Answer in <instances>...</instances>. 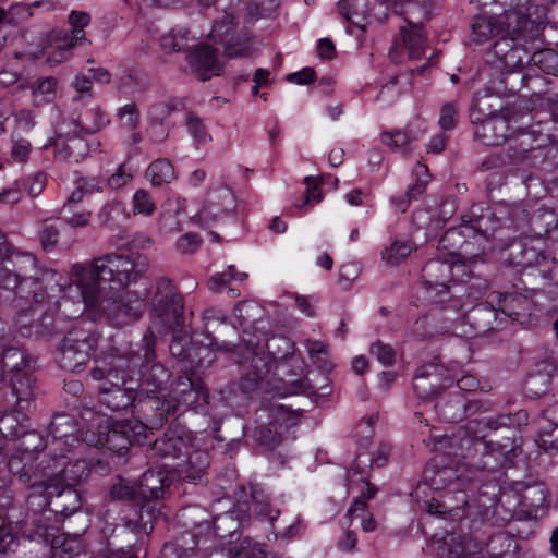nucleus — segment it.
Returning a JSON list of instances; mask_svg holds the SVG:
<instances>
[{"label": "nucleus", "mask_w": 558, "mask_h": 558, "mask_svg": "<svg viewBox=\"0 0 558 558\" xmlns=\"http://www.w3.org/2000/svg\"><path fill=\"white\" fill-rule=\"evenodd\" d=\"M400 36L410 59L417 60L424 54L426 35L422 26L408 23L400 27Z\"/></svg>", "instance_id": "35"}, {"label": "nucleus", "mask_w": 558, "mask_h": 558, "mask_svg": "<svg viewBox=\"0 0 558 558\" xmlns=\"http://www.w3.org/2000/svg\"><path fill=\"white\" fill-rule=\"evenodd\" d=\"M178 104L174 100L160 102L149 108V123L147 134L151 142L162 143L169 136V117L177 110Z\"/></svg>", "instance_id": "27"}, {"label": "nucleus", "mask_w": 558, "mask_h": 558, "mask_svg": "<svg viewBox=\"0 0 558 558\" xmlns=\"http://www.w3.org/2000/svg\"><path fill=\"white\" fill-rule=\"evenodd\" d=\"M90 376L94 380L99 381L98 389L123 386L129 383V379H134L123 369L122 360H118L117 363L104 362L96 365L92 368Z\"/></svg>", "instance_id": "30"}, {"label": "nucleus", "mask_w": 558, "mask_h": 558, "mask_svg": "<svg viewBox=\"0 0 558 558\" xmlns=\"http://www.w3.org/2000/svg\"><path fill=\"white\" fill-rule=\"evenodd\" d=\"M245 359L248 362L247 371L242 375L239 389L250 395L258 390L268 391L272 362H278L276 369L289 377H296L303 373L304 361L294 356V342L283 335H272L265 339L267 354L258 353L252 340H247Z\"/></svg>", "instance_id": "3"}, {"label": "nucleus", "mask_w": 558, "mask_h": 558, "mask_svg": "<svg viewBox=\"0 0 558 558\" xmlns=\"http://www.w3.org/2000/svg\"><path fill=\"white\" fill-rule=\"evenodd\" d=\"M36 380L29 373H17L11 378L12 392L16 397V404L21 410L27 409L29 402L36 398Z\"/></svg>", "instance_id": "38"}, {"label": "nucleus", "mask_w": 558, "mask_h": 558, "mask_svg": "<svg viewBox=\"0 0 558 558\" xmlns=\"http://www.w3.org/2000/svg\"><path fill=\"white\" fill-rule=\"evenodd\" d=\"M456 375L446 366L430 362L420 366L413 377V390L417 398L430 400L454 381Z\"/></svg>", "instance_id": "13"}, {"label": "nucleus", "mask_w": 558, "mask_h": 558, "mask_svg": "<svg viewBox=\"0 0 558 558\" xmlns=\"http://www.w3.org/2000/svg\"><path fill=\"white\" fill-rule=\"evenodd\" d=\"M77 422L69 413H57L47 427V439L52 444L62 442L64 447H72L78 442Z\"/></svg>", "instance_id": "28"}, {"label": "nucleus", "mask_w": 558, "mask_h": 558, "mask_svg": "<svg viewBox=\"0 0 558 558\" xmlns=\"http://www.w3.org/2000/svg\"><path fill=\"white\" fill-rule=\"evenodd\" d=\"M186 459L178 463L177 472L181 481L187 483H204L207 480L209 456L205 450L194 448L184 453Z\"/></svg>", "instance_id": "24"}, {"label": "nucleus", "mask_w": 558, "mask_h": 558, "mask_svg": "<svg viewBox=\"0 0 558 558\" xmlns=\"http://www.w3.org/2000/svg\"><path fill=\"white\" fill-rule=\"evenodd\" d=\"M531 61L544 73H558V53L553 49H544L533 53Z\"/></svg>", "instance_id": "58"}, {"label": "nucleus", "mask_w": 558, "mask_h": 558, "mask_svg": "<svg viewBox=\"0 0 558 558\" xmlns=\"http://www.w3.org/2000/svg\"><path fill=\"white\" fill-rule=\"evenodd\" d=\"M147 269V264L120 254L94 258L89 266L75 264L71 277L80 290L84 307L105 316L116 326L137 320L144 313V298L123 291Z\"/></svg>", "instance_id": "1"}, {"label": "nucleus", "mask_w": 558, "mask_h": 558, "mask_svg": "<svg viewBox=\"0 0 558 558\" xmlns=\"http://www.w3.org/2000/svg\"><path fill=\"white\" fill-rule=\"evenodd\" d=\"M192 439L193 436L190 432L171 428L150 444L148 450L150 457L174 459L192 449Z\"/></svg>", "instance_id": "17"}, {"label": "nucleus", "mask_w": 558, "mask_h": 558, "mask_svg": "<svg viewBox=\"0 0 558 558\" xmlns=\"http://www.w3.org/2000/svg\"><path fill=\"white\" fill-rule=\"evenodd\" d=\"M416 140L417 137L412 134L410 130H396L393 132H384L381 134V142L387 146L396 149L400 148L407 150L411 143Z\"/></svg>", "instance_id": "59"}, {"label": "nucleus", "mask_w": 558, "mask_h": 558, "mask_svg": "<svg viewBox=\"0 0 558 558\" xmlns=\"http://www.w3.org/2000/svg\"><path fill=\"white\" fill-rule=\"evenodd\" d=\"M541 133L535 130H518L511 133L509 140V157L512 162H524L529 157V153L541 147L543 143H538Z\"/></svg>", "instance_id": "29"}, {"label": "nucleus", "mask_w": 558, "mask_h": 558, "mask_svg": "<svg viewBox=\"0 0 558 558\" xmlns=\"http://www.w3.org/2000/svg\"><path fill=\"white\" fill-rule=\"evenodd\" d=\"M36 259L32 254H22L16 256V271H7L2 279L1 286L7 290H12L15 295L33 303H43L46 298V291L41 288L39 280L29 271L35 270Z\"/></svg>", "instance_id": "9"}, {"label": "nucleus", "mask_w": 558, "mask_h": 558, "mask_svg": "<svg viewBox=\"0 0 558 558\" xmlns=\"http://www.w3.org/2000/svg\"><path fill=\"white\" fill-rule=\"evenodd\" d=\"M389 456V448L380 446L374 453L359 452L354 462L352 463L351 471L354 475H364L375 465L381 468L386 464Z\"/></svg>", "instance_id": "39"}, {"label": "nucleus", "mask_w": 558, "mask_h": 558, "mask_svg": "<svg viewBox=\"0 0 558 558\" xmlns=\"http://www.w3.org/2000/svg\"><path fill=\"white\" fill-rule=\"evenodd\" d=\"M108 123L109 119L99 107L89 110L84 117H80L75 121L76 128L86 134L96 133L104 129Z\"/></svg>", "instance_id": "48"}, {"label": "nucleus", "mask_w": 558, "mask_h": 558, "mask_svg": "<svg viewBox=\"0 0 558 558\" xmlns=\"http://www.w3.org/2000/svg\"><path fill=\"white\" fill-rule=\"evenodd\" d=\"M509 121L506 114L490 112L477 126H474V137L486 146H499L509 137Z\"/></svg>", "instance_id": "20"}, {"label": "nucleus", "mask_w": 558, "mask_h": 558, "mask_svg": "<svg viewBox=\"0 0 558 558\" xmlns=\"http://www.w3.org/2000/svg\"><path fill=\"white\" fill-rule=\"evenodd\" d=\"M456 307V304L449 307L450 315L445 316V319L452 325L453 335L464 337L482 336L498 330L505 325V317L498 313L492 299L474 305L463 314H459Z\"/></svg>", "instance_id": "6"}, {"label": "nucleus", "mask_w": 558, "mask_h": 558, "mask_svg": "<svg viewBox=\"0 0 558 558\" xmlns=\"http://www.w3.org/2000/svg\"><path fill=\"white\" fill-rule=\"evenodd\" d=\"M471 28L472 39L477 44H483L493 36L500 34L495 14L492 16H475Z\"/></svg>", "instance_id": "44"}, {"label": "nucleus", "mask_w": 558, "mask_h": 558, "mask_svg": "<svg viewBox=\"0 0 558 558\" xmlns=\"http://www.w3.org/2000/svg\"><path fill=\"white\" fill-rule=\"evenodd\" d=\"M90 15L83 11H72L69 15L71 32L53 29L49 39L57 51L49 54L47 61L51 64H58L66 60L69 51L87 41L84 28L89 24Z\"/></svg>", "instance_id": "12"}, {"label": "nucleus", "mask_w": 558, "mask_h": 558, "mask_svg": "<svg viewBox=\"0 0 558 558\" xmlns=\"http://www.w3.org/2000/svg\"><path fill=\"white\" fill-rule=\"evenodd\" d=\"M414 172H415V174L417 177H423L424 175L425 178H418L413 185L408 187V190L405 192V197H407L405 201H400V202L397 203L393 199V203L396 204V207L400 211H402V213L405 211L409 202H411L412 199L417 198L420 195H422L425 192L426 184L428 182V177H429L428 175V169L424 165L417 163Z\"/></svg>", "instance_id": "51"}, {"label": "nucleus", "mask_w": 558, "mask_h": 558, "mask_svg": "<svg viewBox=\"0 0 558 558\" xmlns=\"http://www.w3.org/2000/svg\"><path fill=\"white\" fill-rule=\"evenodd\" d=\"M145 174L154 186H161L174 179V169L168 159L160 158L149 165Z\"/></svg>", "instance_id": "46"}, {"label": "nucleus", "mask_w": 558, "mask_h": 558, "mask_svg": "<svg viewBox=\"0 0 558 558\" xmlns=\"http://www.w3.org/2000/svg\"><path fill=\"white\" fill-rule=\"evenodd\" d=\"M34 304L35 305L29 308H21L16 315L15 326L23 337L32 338L35 335L33 318L39 313V303Z\"/></svg>", "instance_id": "60"}, {"label": "nucleus", "mask_w": 558, "mask_h": 558, "mask_svg": "<svg viewBox=\"0 0 558 558\" xmlns=\"http://www.w3.org/2000/svg\"><path fill=\"white\" fill-rule=\"evenodd\" d=\"M166 481L167 476L161 470H148L136 481L143 505H151V501L163 497L168 487Z\"/></svg>", "instance_id": "31"}, {"label": "nucleus", "mask_w": 558, "mask_h": 558, "mask_svg": "<svg viewBox=\"0 0 558 558\" xmlns=\"http://www.w3.org/2000/svg\"><path fill=\"white\" fill-rule=\"evenodd\" d=\"M462 227H470L486 239L497 238L496 232L502 230L501 214L498 204L494 207L475 204L462 216Z\"/></svg>", "instance_id": "16"}, {"label": "nucleus", "mask_w": 558, "mask_h": 558, "mask_svg": "<svg viewBox=\"0 0 558 558\" xmlns=\"http://www.w3.org/2000/svg\"><path fill=\"white\" fill-rule=\"evenodd\" d=\"M514 424L511 415L483 416L469 420L450 436H446L445 446L448 453L468 459V464L483 472H497L512 462L518 446L513 436H507L506 442L485 441L489 430L510 427Z\"/></svg>", "instance_id": "2"}, {"label": "nucleus", "mask_w": 558, "mask_h": 558, "mask_svg": "<svg viewBox=\"0 0 558 558\" xmlns=\"http://www.w3.org/2000/svg\"><path fill=\"white\" fill-rule=\"evenodd\" d=\"M209 37L223 45V56L227 59L247 57L252 52V38L246 29L236 31L233 13L223 12L221 17L213 23Z\"/></svg>", "instance_id": "10"}, {"label": "nucleus", "mask_w": 558, "mask_h": 558, "mask_svg": "<svg viewBox=\"0 0 558 558\" xmlns=\"http://www.w3.org/2000/svg\"><path fill=\"white\" fill-rule=\"evenodd\" d=\"M33 102L40 106L53 98L57 92V80L52 76L38 78L32 86Z\"/></svg>", "instance_id": "52"}, {"label": "nucleus", "mask_w": 558, "mask_h": 558, "mask_svg": "<svg viewBox=\"0 0 558 558\" xmlns=\"http://www.w3.org/2000/svg\"><path fill=\"white\" fill-rule=\"evenodd\" d=\"M413 250V246L408 241H396L389 248L381 252L383 259L390 266H396L405 257H408Z\"/></svg>", "instance_id": "57"}, {"label": "nucleus", "mask_w": 558, "mask_h": 558, "mask_svg": "<svg viewBox=\"0 0 558 558\" xmlns=\"http://www.w3.org/2000/svg\"><path fill=\"white\" fill-rule=\"evenodd\" d=\"M130 430L129 421L114 422L106 436L105 444L107 448L120 454L126 452L132 445V440L128 435Z\"/></svg>", "instance_id": "40"}, {"label": "nucleus", "mask_w": 558, "mask_h": 558, "mask_svg": "<svg viewBox=\"0 0 558 558\" xmlns=\"http://www.w3.org/2000/svg\"><path fill=\"white\" fill-rule=\"evenodd\" d=\"M483 403L477 400H468L463 395L450 393L445 400L436 404L440 417L446 422H460L474 415L482 409Z\"/></svg>", "instance_id": "23"}, {"label": "nucleus", "mask_w": 558, "mask_h": 558, "mask_svg": "<svg viewBox=\"0 0 558 558\" xmlns=\"http://www.w3.org/2000/svg\"><path fill=\"white\" fill-rule=\"evenodd\" d=\"M514 489L520 494L521 505L535 515L539 509L548 508L550 505L549 490L542 482H517Z\"/></svg>", "instance_id": "26"}, {"label": "nucleus", "mask_w": 558, "mask_h": 558, "mask_svg": "<svg viewBox=\"0 0 558 558\" xmlns=\"http://www.w3.org/2000/svg\"><path fill=\"white\" fill-rule=\"evenodd\" d=\"M98 336L81 327L68 331L58 347V363L61 368L76 372L89 360L97 347Z\"/></svg>", "instance_id": "8"}, {"label": "nucleus", "mask_w": 558, "mask_h": 558, "mask_svg": "<svg viewBox=\"0 0 558 558\" xmlns=\"http://www.w3.org/2000/svg\"><path fill=\"white\" fill-rule=\"evenodd\" d=\"M254 440L267 450L275 449L282 441L281 434L278 432V423L270 422L267 425H259L254 428Z\"/></svg>", "instance_id": "47"}, {"label": "nucleus", "mask_w": 558, "mask_h": 558, "mask_svg": "<svg viewBox=\"0 0 558 558\" xmlns=\"http://www.w3.org/2000/svg\"><path fill=\"white\" fill-rule=\"evenodd\" d=\"M207 398L204 383L195 374L184 373L172 385L169 400L177 405L178 411L180 408L187 410L196 405L201 399L207 402Z\"/></svg>", "instance_id": "14"}, {"label": "nucleus", "mask_w": 558, "mask_h": 558, "mask_svg": "<svg viewBox=\"0 0 558 558\" xmlns=\"http://www.w3.org/2000/svg\"><path fill=\"white\" fill-rule=\"evenodd\" d=\"M56 506L60 508L56 511H59L61 514L65 517L73 514L81 508V500L77 492L73 489H65L61 492L58 496V500L56 501Z\"/></svg>", "instance_id": "62"}, {"label": "nucleus", "mask_w": 558, "mask_h": 558, "mask_svg": "<svg viewBox=\"0 0 558 558\" xmlns=\"http://www.w3.org/2000/svg\"><path fill=\"white\" fill-rule=\"evenodd\" d=\"M60 228L57 226L56 220L45 219L41 222L38 231V239L45 252H51L59 243Z\"/></svg>", "instance_id": "55"}, {"label": "nucleus", "mask_w": 558, "mask_h": 558, "mask_svg": "<svg viewBox=\"0 0 558 558\" xmlns=\"http://www.w3.org/2000/svg\"><path fill=\"white\" fill-rule=\"evenodd\" d=\"M110 496L113 500L130 501L137 508H142L143 505L136 482H130L121 477L111 485Z\"/></svg>", "instance_id": "45"}, {"label": "nucleus", "mask_w": 558, "mask_h": 558, "mask_svg": "<svg viewBox=\"0 0 558 558\" xmlns=\"http://www.w3.org/2000/svg\"><path fill=\"white\" fill-rule=\"evenodd\" d=\"M80 544L76 539L68 538L65 535H57L51 539V556L52 558H73L77 555Z\"/></svg>", "instance_id": "54"}, {"label": "nucleus", "mask_w": 558, "mask_h": 558, "mask_svg": "<svg viewBox=\"0 0 558 558\" xmlns=\"http://www.w3.org/2000/svg\"><path fill=\"white\" fill-rule=\"evenodd\" d=\"M414 172H415V174L417 177H423L424 175L425 178H418L413 185L408 187V190L405 192V197H407L405 201H400V202L397 203L393 199V203L396 204V207L400 211H402V213L405 211L409 202H411L412 199L417 198L420 195H422L425 192L426 184L428 182V177H429L428 175V169L424 165L417 163Z\"/></svg>", "instance_id": "50"}, {"label": "nucleus", "mask_w": 558, "mask_h": 558, "mask_svg": "<svg viewBox=\"0 0 558 558\" xmlns=\"http://www.w3.org/2000/svg\"><path fill=\"white\" fill-rule=\"evenodd\" d=\"M60 473L66 485L75 486L85 482L89 477V463L86 460H76L66 464Z\"/></svg>", "instance_id": "49"}, {"label": "nucleus", "mask_w": 558, "mask_h": 558, "mask_svg": "<svg viewBox=\"0 0 558 558\" xmlns=\"http://www.w3.org/2000/svg\"><path fill=\"white\" fill-rule=\"evenodd\" d=\"M192 71L203 82L220 75L223 64L218 60L217 50L207 44L196 46L187 57Z\"/></svg>", "instance_id": "21"}, {"label": "nucleus", "mask_w": 558, "mask_h": 558, "mask_svg": "<svg viewBox=\"0 0 558 558\" xmlns=\"http://www.w3.org/2000/svg\"><path fill=\"white\" fill-rule=\"evenodd\" d=\"M214 344L213 341L209 344H201L197 340L191 339L190 351H187L183 372L195 374L208 368L215 361V353L211 349Z\"/></svg>", "instance_id": "34"}, {"label": "nucleus", "mask_w": 558, "mask_h": 558, "mask_svg": "<svg viewBox=\"0 0 558 558\" xmlns=\"http://www.w3.org/2000/svg\"><path fill=\"white\" fill-rule=\"evenodd\" d=\"M133 408L144 422L156 429L168 421L169 415H173L177 412V405L171 403L170 400L140 391Z\"/></svg>", "instance_id": "15"}, {"label": "nucleus", "mask_w": 558, "mask_h": 558, "mask_svg": "<svg viewBox=\"0 0 558 558\" xmlns=\"http://www.w3.org/2000/svg\"><path fill=\"white\" fill-rule=\"evenodd\" d=\"M157 337L147 329L142 338L138 348L130 359L131 367H140V392H156L162 390L170 379L171 373L156 360Z\"/></svg>", "instance_id": "5"}, {"label": "nucleus", "mask_w": 558, "mask_h": 558, "mask_svg": "<svg viewBox=\"0 0 558 558\" xmlns=\"http://www.w3.org/2000/svg\"><path fill=\"white\" fill-rule=\"evenodd\" d=\"M498 306V313L505 317V324L507 318L517 319L523 311L526 310L529 301L521 294L507 293L501 294L499 292H493L488 296Z\"/></svg>", "instance_id": "36"}, {"label": "nucleus", "mask_w": 558, "mask_h": 558, "mask_svg": "<svg viewBox=\"0 0 558 558\" xmlns=\"http://www.w3.org/2000/svg\"><path fill=\"white\" fill-rule=\"evenodd\" d=\"M178 522L187 530L175 541L165 544L160 558H199L198 551L208 550L203 547L213 537H226L222 525L236 524L232 514L225 513L209 521L207 511L198 506H189L178 513Z\"/></svg>", "instance_id": "4"}, {"label": "nucleus", "mask_w": 558, "mask_h": 558, "mask_svg": "<svg viewBox=\"0 0 558 558\" xmlns=\"http://www.w3.org/2000/svg\"><path fill=\"white\" fill-rule=\"evenodd\" d=\"M549 387V376L546 373L530 374L524 381V391L531 398L543 396Z\"/></svg>", "instance_id": "61"}, {"label": "nucleus", "mask_w": 558, "mask_h": 558, "mask_svg": "<svg viewBox=\"0 0 558 558\" xmlns=\"http://www.w3.org/2000/svg\"><path fill=\"white\" fill-rule=\"evenodd\" d=\"M460 477L457 470L450 466H444L434 471L433 476L429 477L430 486L434 489H441L454 484Z\"/></svg>", "instance_id": "64"}, {"label": "nucleus", "mask_w": 558, "mask_h": 558, "mask_svg": "<svg viewBox=\"0 0 558 558\" xmlns=\"http://www.w3.org/2000/svg\"><path fill=\"white\" fill-rule=\"evenodd\" d=\"M368 4V0H340L338 9L347 21L363 28L369 14Z\"/></svg>", "instance_id": "41"}, {"label": "nucleus", "mask_w": 558, "mask_h": 558, "mask_svg": "<svg viewBox=\"0 0 558 558\" xmlns=\"http://www.w3.org/2000/svg\"><path fill=\"white\" fill-rule=\"evenodd\" d=\"M531 0H509L508 7L501 14H495L500 34L505 33L512 39L526 32L530 20L527 4Z\"/></svg>", "instance_id": "18"}, {"label": "nucleus", "mask_w": 558, "mask_h": 558, "mask_svg": "<svg viewBox=\"0 0 558 558\" xmlns=\"http://www.w3.org/2000/svg\"><path fill=\"white\" fill-rule=\"evenodd\" d=\"M462 265L441 259L428 260L422 269L421 298L429 303H441L449 295V283L454 278V270Z\"/></svg>", "instance_id": "11"}, {"label": "nucleus", "mask_w": 558, "mask_h": 558, "mask_svg": "<svg viewBox=\"0 0 558 558\" xmlns=\"http://www.w3.org/2000/svg\"><path fill=\"white\" fill-rule=\"evenodd\" d=\"M155 317L169 329L184 325V300L175 284L167 277L156 280L150 300Z\"/></svg>", "instance_id": "7"}, {"label": "nucleus", "mask_w": 558, "mask_h": 558, "mask_svg": "<svg viewBox=\"0 0 558 558\" xmlns=\"http://www.w3.org/2000/svg\"><path fill=\"white\" fill-rule=\"evenodd\" d=\"M506 257L505 262L510 266L520 267H539L542 269H548L551 266V260L547 256L541 253L539 250L530 245L527 240H513L505 250ZM542 275V272H539Z\"/></svg>", "instance_id": "19"}, {"label": "nucleus", "mask_w": 558, "mask_h": 558, "mask_svg": "<svg viewBox=\"0 0 558 558\" xmlns=\"http://www.w3.org/2000/svg\"><path fill=\"white\" fill-rule=\"evenodd\" d=\"M140 384L137 379H129V383L123 386L99 388V401L107 409L112 411H120L130 405L134 407L138 398Z\"/></svg>", "instance_id": "25"}, {"label": "nucleus", "mask_w": 558, "mask_h": 558, "mask_svg": "<svg viewBox=\"0 0 558 558\" xmlns=\"http://www.w3.org/2000/svg\"><path fill=\"white\" fill-rule=\"evenodd\" d=\"M159 515L156 505H142V508L135 511L133 518H121V524L118 526L122 532L131 533L135 536V541L129 547L137 548L138 542L143 537L148 536L154 530V522Z\"/></svg>", "instance_id": "22"}, {"label": "nucleus", "mask_w": 558, "mask_h": 558, "mask_svg": "<svg viewBox=\"0 0 558 558\" xmlns=\"http://www.w3.org/2000/svg\"><path fill=\"white\" fill-rule=\"evenodd\" d=\"M250 499L251 502L248 499L238 500L234 511H232L230 514L233 515L234 513L241 512L244 514V517H250L251 514L258 517L270 515L269 502L262 492L253 489Z\"/></svg>", "instance_id": "42"}, {"label": "nucleus", "mask_w": 558, "mask_h": 558, "mask_svg": "<svg viewBox=\"0 0 558 558\" xmlns=\"http://www.w3.org/2000/svg\"><path fill=\"white\" fill-rule=\"evenodd\" d=\"M449 313V307H445L440 314L432 313L427 317L418 318L413 325V335L423 340L435 333H452L451 323L445 319L446 315H450Z\"/></svg>", "instance_id": "32"}, {"label": "nucleus", "mask_w": 558, "mask_h": 558, "mask_svg": "<svg viewBox=\"0 0 558 558\" xmlns=\"http://www.w3.org/2000/svg\"><path fill=\"white\" fill-rule=\"evenodd\" d=\"M20 413H8L0 418V433L7 438H20L27 430L24 424L27 417L22 414V422L19 418Z\"/></svg>", "instance_id": "53"}, {"label": "nucleus", "mask_w": 558, "mask_h": 558, "mask_svg": "<svg viewBox=\"0 0 558 558\" xmlns=\"http://www.w3.org/2000/svg\"><path fill=\"white\" fill-rule=\"evenodd\" d=\"M2 368L11 373L17 374L22 369L28 366L29 360H27L25 353L19 348H8L2 352Z\"/></svg>", "instance_id": "56"}, {"label": "nucleus", "mask_w": 558, "mask_h": 558, "mask_svg": "<svg viewBox=\"0 0 558 558\" xmlns=\"http://www.w3.org/2000/svg\"><path fill=\"white\" fill-rule=\"evenodd\" d=\"M524 80L520 71H507L492 82V88L496 94L508 97L520 92Z\"/></svg>", "instance_id": "43"}, {"label": "nucleus", "mask_w": 558, "mask_h": 558, "mask_svg": "<svg viewBox=\"0 0 558 558\" xmlns=\"http://www.w3.org/2000/svg\"><path fill=\"white\" fill-rule=\"evenodd\" d=\"M47 146H53L56 157L66 162H78L87 155V145L78 136L70 138L58 136L52 142H49Z\"/></svg>", "instance_id": "33"}, {"label": "nucleus", "mask_w": 558, "mask_h": 558, "mask_svg": "<svg viewBox=\"0 0 558 558\" xmlns=\"http://www.w3.org/2000/svg\"><path fill=\"white\" fill-rule=\"evenodd\" d=\"M260 312L258 304L251 301L241 302L234 308L235 317L241 326L256 323Z\"/></svg>", "instance_id": "63"}, {"label": "nucleus", "mask_w": 558, "mask_h": 558, "mask_svg": "<svg viewBox=\"0 0 558 558\" xmlns=\"http://www.w3.org/2000/svg\"><path fill=\"white\" fill-rule=\"evenodd\" d=\"M502 230L524 231L530 221L529 211L521 204H498Z\"/></svg>", "instance_id": "37"}]
</instances>
